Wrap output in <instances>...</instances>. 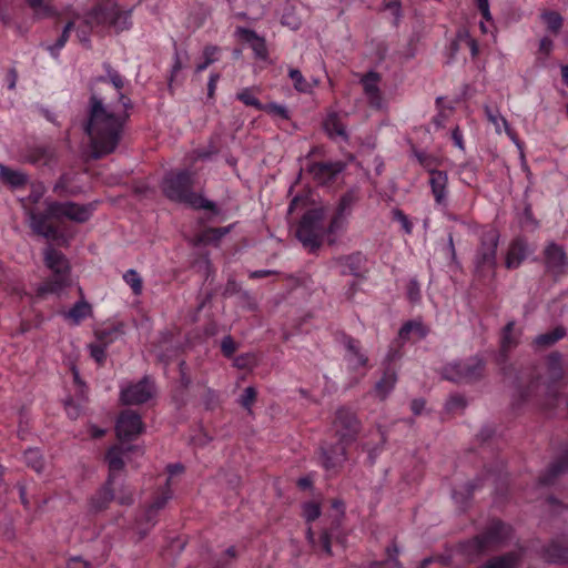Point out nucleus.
<instances>
[{
  "instance_id": "1",
  "label": "nucleus",
  "mask_w": 568,
  "mask_h": 568,
  "mask_svg": "<svg viewBox=\"0 0 568 568\" xmlns=\"http://www.w3.org/2000/svg\"><path fill=\"white\" fill-rule=\"evenodd\" d=\"M123 121V116L111 111L101 99L97 95L91 97L85 132L90 136L92 155L95 159L115 150Z\"/></svg>"
},
{
  "instance_id": "2",
  "label": "nucleus",
  "mask_w": 568,
  "mask_h": 568,
  "mask_svg": "<svg viewBox=\"0 0 568 568\" xmlns=\"http://www.w3.org/2000/svg\"><path fill=\"white\" fill-rule=\"evenodd\" d=\"M93 211L92 205H80L73 202H50L47 205L45 214H36L33 212L29 213V222L31 229L44 236L52 237L55 234L54 229L48 223V217L54 219H69L79 223L85 222L89 220Z\"/></svg>"
},
{
  "instance_id": "3",
  "label": "nucleus",
  "mask_w": 568,
  "mask_h": 568,
  "mask_svg": "<svg viewBox=\"0 0 568 568\" xmlns=\"http://www.w3.org/2000/svg\"><path fill=\"white\" fill-rule=\"evenodd\" d=\"M191 186L192 174L189 171L169 174L163 181V191L169 199L195 209H213L214 204L202 195L192 192Z\"/></svg>"
},
{
  "instance_id": "4",
  "label": "nucleus",
  "mask_w": 568,
  "mask_h": 568,
  "mask_svg": "<svg viewBox=\"0 0 568 568\" xmlns=\"http://www.w3.org/2000/svg\"><path fill=\"white\" fill-rule=\"evenodd\" d=\"M45 266L52 272V276L38 288V295L61 294L72 284L70 265L67 257L59 251L48 247L44 251Z\"/></svg>"
},
{
  "instance_id": "5",
  "label": "nucleus",
  "mask_w": 568,
  "mask_h": 568,
  "mask_svg": "<svg viewBox=\"0 0 568 568\" xmlns=\"http://www.w3.org/2000/svg\"><path fill=\"white\" fill-rule=\"evenodd\" d=\"M511 527L500 521H494L481 535L463 546L468 560L473 561L484 552L495 549L511 536Z\"/></svg>"
},
{
  "instance_id": "6",
  "label": "nucleus",
  "mask_w": 568,
  "mask_h": 568,
  "mask_svg": "<svg viewBox=\"0 0 568 568\" xmlns=\"http://www.w3.org/2000/svg\"><path fill=\"white\" fill-rule=\"evenodd\" d=\"M131 10L121 11L118 7L98 6L85 16L88 29L95 27L113 28L116 32L128 30L131 27Z\"/></svg>"
},
{
  "instance_id": "7",
  "label": "nucleus",
  "mask_w": 568,
  "mask_h": 568,
  "mask_svg": "<svg viewBox=\"0 0 568 568\" xmlns=\"http://www.w3.org/2000/svg\"><path fill=\"white\" fill-rule=\"evenodd\" d=\"M323 219L324 210L322 207L310 210L303 215L296 230L297 239L312 251L321 245V239L324 234Z\"/></svg>"
},
{
  "instance_id": "8",
  "label": "nucleus",
  "mask_w": 568,
  "mask_h": 568,
  "mask_svg": "<svg viewBox=\"0 0 568 568\" xmlns=\"http://www.w3.org/2000/svg\"><path fill=\"white\" fill-rule=\"evenodd\" d=\"M498 241L499 233L496 229L489 227L481 233L480 245L474 258L477 273L484 275L495 268Z\"/></svg>"
},
{
  "instance_id": "9",
  "label": "nucleus",
  "mask_w": 568,
  "mask_h": 568,
  "mask_svg": "<svg viewBox=\"0 0 568 568\" xmlns=\"http://www.w3.org/2000/svg\"><path fill=\"white\" fill-rule=\"evenodd\" d=\"M154 395L153 383L148 378L135 384L121 386V400L125 405H139L148 402Z\"/></svg>"
},
{
  "instance_id": "10",
  "label": "nucleus",
  "mask_w": 568,
  "mask_h": 568,
  "mask_svg": "<svg viewBox=\"0 0 568 568\" xmlns=\"http://www.w3.org/2000/svg\"><path fill=\"white\" fill-rule=\"evenodd\" d=\"M483 367L479 358H470L466 362H456L444 368V377L453 382H463L475 378Z\"/></svg>"
},
{
  "instance_id": "11",
  "label": "nucleus",
  "mask_w": 568,
  "mask_h": 568,
  "mask_svg": "<svg viewBox=\"0 0 568 568\" xmlns=\"http://www.w3.org/2000/svg\"><path fill=\"white\" fill-rule=\"evenodd\" d=\"M333 428L341 442H349L358 432V420L352 410L342 407L336 410Z\"/></svg>"
},
{
  "instance_id": "12",
  "label": "nucleus",
  "mask_w": 568,
  "mask_h": 568,
  "mask_svg": "<svg viewBox=\"0 0 568 568\" xmlns=\"http://www.w3.org/2000/svg\"><path fill=\"white\" fill-rule=\"evenodd\" d=\"M74 28H77V36L79 40L83 43L89 42V32L91 29H88L89 27L85 23V17L82 19L79 14H77L65 24L58 40L52 45L48 47V50L52 55L58 54L60 50L65 45L70 36V31Z\"/></svg>"
},
{
  "instance_id": "13",
  "label": "nucleus",
  "mask_w": 568,
  "mask_h": 568,
  "mask_svg": "<svg viewBox=\"0 0 568 568\" xmlns=\"http://www.w3.org/2000/svg\"><path fill=\"white\" fill-rule=\"evenodd\" d=\"M144 429L139 414L132 410H124L116 420V435L122 440H131L140 435Z\"/></svg>"
},
{
  "instance_id": "14",
  "label": "nucleus",
  "mask_w": 568,
  "mask_h": 568,
  "mask_svg": "<svg viewBox=\"0 0 568 568\" xmlns=\"http://www.w3.org/2000/svg\"><path fill=\"white\" fill-rule=\"evenodd\" d=\"M351 205L352 201L348 196H343L341 199L336 212L332 216L326 230L327 240L331 244L335 243L338 235L346 230Z\"/></svg>"
},
{
  "instance_id": "15",
  "label": "nucleus",
  "mask_w": 568,
  "mask_h": 568,
  "mask_svg": "<svg viewBox=\"0 0 568 568\" xmlns=\"http://www.w3.org/2000/svg\"><path fill=\"white\" fill-rule=\"evenodd\" d=\"M428 183L435 204L446 207L448 203V175L444 171L429 170Z\"/></svg>"
},
{
  "instance_id": "16",
  "label": "nucleus",
  "mask_w": 568,
  "mask_h": 568,
  "mask_svg": "<svg viewBox=\"0 0 568 568\" xmlns=\"http://www.w3.org/2000/svg\"><path fill=\"white\" fill-rule=\"evenodd\" d=\"M547 268L555 275H561L568 270L566 253L562 247L551 243L545 251Z\"/></svg>"
},
{
  "instance_id": "17",
  "label": "nucleus",
  "mask_w": 568,
  "mask_h": 568,
  "mask_svg": "<svg viewBox=\"0 0 568 568\" xmlns=\"http://www.w3.org/2000/svg\"><path fill=\"white\" fill-rule=\"evenodd\" d=\"M484 112L487 120L494 125L495 132L497 134H501L505 132L508 138L516 144L518 149H521V143L518 140L517 135L510 129L508 121L505 116L499 112L498 109H493L489 105H484Z\"/></svg>"
},
{
  "instance_id": "18",
  "label": "nucleus",
  "mask_w": 568,
  "mask_h": 568,
  "mask_svg": "<svg viewBox=\"0 0 568 568\" xmlns=\"http://www.w3.org/2000/svg\"><path fill=\"white\" fill-rule=\"evenodd\" d=\"M343 168L341 162H321L312 164L310 173L318 183L324 184L342 172Z\"/></svg>"
},
{
  "instance_id": "19",
  "label": "nucleus",
  "mask_w": 568,
  "mask_h": 568,
  "mask_svg": "<svg viewBox=\"0 0 568 568\" xmlns=\"http://www.w3.org/2000/svg\"><path fill=\"white\" fill-rule=\"evenodd\" d=\"M62 316L71 325H79L82 321L92 316V306L85 300L77 302L69 311L63 312Z\"/></svg>"
},
{
  "instance_id": "20",
  "label": "nucleus",
  "mask_w": 568,
  "mask_h": 568,
  "mask_svg": "<svg viewBox=\"0 0 568 568\" xmlns=\"http://www.w3.org/2000/svg\"><path fill=\"white\" fill-rule=\"evenodd\" d=\"M523 555L524 551L521 549L511 551L503 556L494 557L478 568H516L520 564Z\"/></svg>"
},
{
  "instance_id": "21",
  "label": "nucleus",
  "mask_w": 568,
  "mask_h": 568,
  "mask_svg": "<svg viewBox=\"0 0 568 568\" xmlns=\"http://www.w3.org/2000/svg\"><path fill=\"white\" fill-rule=\"evenodd\" d=\"M379 75L375 72H369L362 79L365 94L367 95L372 105L381 106V93L378 89Z\"/></svg>"
},
{
  "instance_id": "22",
  "label": "nucleus",
  "mask_w": 568,
  "mask_h": 568,
  "mask_svg": "<svg viewBox=\"0 0 568 568\" xmlns=\"http://www.w3.org/2000/svg\"><path fill=\"white\" fill-rule=\"evenodd\" d=\"M528 253V246L523 240H516L509 247L506 256L508 268H516L520 265Z\"/></svg>"
},
{
  "instance_id": "23",
  "label": "nucleus",
  "mask_w": 568,
  "mask_h": 568,
  "mask_svg": "<svg viewBox=\"0 0 568 568\" xmlns=\"http://www.w3.org/2000/svg\"><path fill=\"white\" fill-rule=\"evenodd\" d=\"M346 460L345 448L343 445H337L331 452L324 450L322 456V464L327 470H334Z\"/></svg>"
},
{
  "instance_id": "24",
  "label": "nucleus",
  "mask_w": 568,
  "mask_h": 568,
  "mask_svg": "<svg viewBox=\"0 0 568 568\" xmlns=\"http://www.w3.org/2000/svg\"><path fill=\"white\" fill-rule=\"evenodd\" d=\"M544 559L548 562L560 564L568 561V546L554 540L544 551Z\"/></svg>"
},
{
  "instance_id": "25",
  "label": "nucleus",
  "mask_w": 568,
  "mask_h": 568,
  "mask_svg": "<svg viewBox=\"0 0 568 568\" xmlns=\"http://www.w3.org/2000/svg\"><path fill=\"white\" fill-rule=\"evenodd\" d=\"M397 375L394 371L387 369L375 385V393L381 399H385L394 389Z\"/></svg>"
},
{
  "instance_id": "26",
  "label": "nucleus",
  "mask_w": 568,
  "mask_h": 568,
  "mask_svg": "<svg viewBox=\"0 0 568 568\" xmlns=\"http://www.w3.org/2000/svg\"><path fill=\"white\" fill-rule=\"evenodd\" d=\"M324 129L331 138L347 139L346 128L341 118L335 113L327 115L324 121Z\"/></svg>"
},
{
  "instance_id": "27",
  "label": "nucleus",
  "mask_w": 568,
  "mask_h": 568,
  "mask_svg": "<svg viewBox=\"0 0 568 568\" xmlns=\"http://www.w3.org/2000/svg\"><path fill=\"white\" fill-rule=\"evenodd\" d=\"M294 89L301 93H311L315 87L318 85V80L313 79L312 81L306 80L300 70L291 69L288 71Z\"/></svg>"
},
{
  "instance_id": "28",
  "label": "nucleus",
  "mask_w": 568,
  "mask_h": 568,
  "mask_svg": "<svg viewBox=\"0 0 568 568\" xmlns=\"http://www.w3.org/2000/svg\"><path fill=\"white\" fill-rule=\"evenodd\" d=\"M346 359L353 368H358L367 364V357L361 353L355 341H348L346 344Z\"/></svg>"
},
{
  "instance_id": "29",
  "label": "nucleus",
  "mask_w": 568,
  "mask_h": 568,
  "mask_svg": "<svg viewBox=\"0 0 568 568\" xmlns=\"http://www.w3.org/2000/svg\"><path fill=\"white\" fill-rule=\"evenodd\" d=\"M172 497V493L168 488L161 496L156 497V499L152 503V505L145 511V518L150 526L152 527L155 524V516L160 509H162L168 500Z\"/></svg>"
},
{
  "instance_id": "30",
  "label": "nucleus",
  "mask_w": 568,
  "mask_h": 568,
  "mask_svg": "<svg viewBox=\"0 0 568 568\" xmlns=\"http://www.w3.org/2000/svg\"><path fill=\"white\" fill-rule=\"evenodd\" d=\"M0 175L6 183L13 187L23 185L27 182V176L21 171L11 170L3 165L0 166Z\"/></svg>"
},
{
  "instance_id": "31",
  "label": "nucleus",
  "mask_w": 568,
  "mask_h": 568,
  "mask_svg": "<svg viewBox=\"0 0 568 568\" xmlns=\"http://www.w3.org/2000/svg\"><path fill=\"white\" fill-rule=\"evenodd\" d=\"M121 335L122 332L118 326H106L95 331L97 342L106 346L118 339Z\"/></svg>"
},
{
  "instance_id": "32",
  "label": "nucleus",
  "mask_w": 568,
  "mask_h": 568,
  "mask_svg": "<svg viewBox=\"0 0 568 568\" xmlns=\"http://www.w3.org/2000/svg\"><path fill=\"white\" fill-rule=\"evenodd\" d=\"M123 455H124V452L120 447H118V446L112 447L108 452L106 460H108V464H109V468H110V470L112 473L122 469V467L124 465V462H123V458H122Z\"/></svg>"
},
{
  "instance_id": "33",
  "label": "nucleus",
  "mask_w": 568,
  "mask_h": 568,
  "mask_svg": "<svg viewBox=\"0 0 568 568\" xmlns=\"http://www.w3.org/2000/svg\"><path fill=\"white\" fill-rule=\"evenodd\" d=\"M541 20L547 29L554 33H558L562 26V17L556 11H545L541 13Z\"/></svg>"
},
{
  "instance_id": "34",
  "label": "nucleus",
  "mask_w": 568,
  "mask_h": 568,
  "mask_svg": "<svg viewBox=\"0 0 568 568\" xmlns=\"http://www.w3.org/2000/svg\"><path fill=\"white\" fill-rule=\"evenodd\" d=\"M124 282L131 287L133 294L140 295L143 290V281L140 274L133 270L130 268L123 274Z\"/></svg>"
},
{
  "instance_id": "35",
  "label": "nucleus",
  "mask_w": 568,
  "mask_h": 568,
  "mask_svg": "<svg viewBox=\"0 0 568 568\" xmlns=\"http://www.w3.org/2000/svg\"><path fill=\"white\" fill-rule=\"evenodd\" d=\"M24 459L28 466L34 469L37 473L42 471L44 467L43 457L39 449L30 448L24 452Z\"/></svg>"
},
{
  "instance_id": "36",
  "label": "nucleus",
  "mask_w": 568,
  "mask_h": 568,
  "mask_svg": "<svg viewBox=\"0 0 568 568\" xmlns=\"http://www.w3.org/2000/svg\"><path fill=\"white\" fill-rule=\"evenodd\" d=\"M564 335L565 331L561 327H557L552 332L538 335L535 338V344L538 346L547 347L559 341Z\"/></svg>"
},
{
  "instance_id": "37",
  "label": "nucleus",
  "mask_w": 568,
  "mask_h": 568,
  "mask_svg": "<svg viewBox=\"0 0 568 568\" xmlns=\"http://www.w3.org/2000/svg\"><path fill=\"white\" fill-rule=\"evenodd\" d=\"M548 372L551 378L560 379L562 376L561 356L558 353H552L547 359Z\"/></svg>"
},
{
  "instance_id": "38",
  "label": "nucleus",
  "mask_w": 568,
  "mask_h": 568,
  "mask_svg": "<svg viewBox=\"0 0 568 568\" xmlns=\"http://www.w3.org/2000/svg\"><path fill=\"white\" fill-rule=\"evenodd\" d=\"M29 7L33 10L37 18H48L53 16L51 7L45 0H27Z\"/></svg>"
},
{
  "instance_id": "39",
  "label": "nucleus",
  "mask_w": 568,
  "mask_h": 568,
  "mask_svg": "<svg viewBox=\"0 0 568 568\" xmlns=\"http://www.w3.org/2000/svg\"><path fill=\"white\" fill-rule=\"evenodd\" d=\"M236 98L241 102H243L245 105H247V106H253V108H255L257 110H262L263 109V104L255 97V93H254L253 89L245 88V89L241 90L236 94Z\"/></svg>"
},
{
  "instance_id": "40",
  "label": "nucleus",
  "mask_w": 568,
  "mask_h": 568,
  "mask_svg": "<svg viewBox=\"0 0 568 568\" xmlns=\"http://www.w3.org/2000/svg\"><path fill=\"white\" fill-rule=\"evenodd\" d=\"M516 344L517 334L515 333V322H509L503 331L501 347L506 351L511 348Z\"/></svg>"
},
{
  "instance_id": "41",
  "label": "nucleus",
  "mask_w": 568,
  "mask_h": 568,
  "mask_svg": "<svg viewBox=\"0 0 568 568\" xmlns=\"http://www.w3.org/2000/svg\"><path fill=\"white\" fill-rule=\"evenodd\" d=\"M219 53V48L215 45H207L203 50L204 61L196 65V72L204 71L210 64H212L216 60V55Z\"/></svg>"
},
{
  "instance_id": "42",
  "label": "nucleus",
  "mask_w": 568,
  "mask_h": 568,
  "mask_svg": "<svg viewBox=\"0 0 568 568\" xmlns=\"http://www.w3.org/2000/svg\"><path fill=\"white\" fill-rule=\"evenodd\" d=\"M112 499V494L109 488L100 490L91 500V507L94 510L103 509L108 503Z\"/></svg>"
},
{
  "instance_id": "43",
  "label": "nucleus",
  "mask_w": 568,
  "mask_h": 568,
  "mask_svg": "<svg viewBox=\"0 0 568 568\" xmlns=\"http://www.w3.org/2000/svg\"><path fill=\"white\" fill-rule=\"evenodd\" d=\"M412 332H416L419 336H424L425 334L419 323L408 322L399 329V337L406 339Z\"/></svg>"
},
{
  "instance_id": "44",
  "label": "nucleus",
  "mask_w": 568,
  "mask_h": 568,
  "mask_svg": "<svg viewBox=\"0 0 568 568\" xmlns=\"http://www.w3.org/2000/svg\"><path fill=\"white\" fill-rule=\"evenodd\" d=\"M303 515L307 521H313L317 519L321 515L320 505L316 503H306L303 506Z\"/></svg>"
},
{
  "instance_id": "45",
  "label": "nucleus",
  "mask_w": 568,
  "mask_h": 568,
  "mask_svg": "<svg viewBox=\"0 0 568 568\" xmlns=\"http://www.w3.org/2000/svg\"><path fill=\"white\" fill-rule=\"evenodd\" d=\"M256 390L254 387H246L240 397V404L247 410H251V406L255 402Z\"/></svg>"
},
{
  "instance_id": "46",
  "label": "nucleus",
  "mask_w": 568,
  "mask_h": 568,
  "mask_svg": "<svg viewBox=\"0 0 568 568\" xmlns=\"http://www.w3.org/2000/svg\"><path fill=\"white\" fill-rule=\"evenodd\" d=\"M104 69L109 81L115 89L121 90L124 87V79L122 75L118 71L113 70L109 64H104Z\"/></svg>"
},
{
  "instance_id": "47",
  "label": "nucleus",
  "mask_w": 568,
  "mask_h": 568,
  "mask_svg": "<svg viewBox=\"0 0 568 568\" xmlns=\"http://www.w3.org/2000/svg\"><path fill=\"white\" fill-rule=\"evenodd\" d=\"M235 34L242 41L247 42L250 45L261 38L256 34L255 31L247 29V28H241V27L236 29Z\"/></svg>"
},
{
  "instance_id": "48",
  "label": "nucleus",
  "mask_w": 568,
  "mask_h": 568,
  "mask_svg": "<svg viewBox=\"0 0 568 568\" xmlns=\"http://www.w3.org/2000/svg\"><path fill=\"white\" fill-rule=\"evenodd\" d=\"M235 34L242 41L247 42L250 45L261 38L256 34L255 31L247 29V28H241V27L236 29Z\"/></svg>"
},
{
  "instance_id": "49",
  "label": "nucleus",
  "mask_w": 568,
  "mask_h": 568,
  "mask_svg": "<svg viewBox=\"0 0 568 568\" xmlns=\"http://www.w3.org/2000/svg\"><path fill=\"white\" fill-rule=\"evenodd\" d=\"M235 34L242 41L247 42L250 45L261 38L256 34L255 31L247 29V28H241V27L236 29Z\"/></svg>"
},
{
  "instance_id": "50",
  "label": "nucleus",
  "mask_w": 568,
  "mask_h": 568,
  "mask_svg": "<svg viewBox=\"0 0 568 568\" xmlns=\"http://www.w3.org/2000/svg\"><path fill=\"white\" fill-rule=\"evenodd\" d=\"M105 347H106V345H103V344H101L99 342L90 345L91 356L98 363H102L105 359Z\"/></svg>"
},
{
  "instance_id": "51",
  "label": "nucleus",
  "mask_w": 568,
  "mask_h": 568,
  "mask_svg": "<svg viewBox=\"0 0 568 568\" xmlns=\"http://www.w3.org/2000/svg\"><path fill=\"white\" fill-rule=\"evenodd\" d=\"M262 110H264V111H266L268 113L278 115L282 119H287L288 118L287 109L284 105H281V104H277V103H270L267 105H263Z\"/></svg>"
},
{
  "instance_id": "52",
  "label": "nucleus",
  "mask_w": 568,
  "mask_h": 568,
  "mask_svg": "<svg viewBox=\"0 0 568 568\" xmlns=\"http://www.w3.org/2000/svg\"><path fill=\"white\" fill-rule=\"evenodd\" d=\"M474 1L477 6L478 10L480 11L484 20L487 22H491L493 17L490 13L489 1L488 0H474Z\"/></svg>"
},
{
  "instance_id": "53",
  "label": "nucleus",
  "mask_w": 568,
  "mask_h": 568,
  "mask_svg": "<svg viewBox=\"0 0 568 568\" xmlns=\"http://www.w3.org/2000/svg\"><path fill=\"white\" fill-rule=\"evenodd\" d=\"M251 48L255 52V54L260 58L266 57V45L263 38H260L254 43L251 44Z\"/></svg>"
},
{
  "instance_id": "54",
  "label": "nucleus",
  "mask_w": 568,
  "mask_h": 568,
  "mask_svg": "<svg viewBox=\"0 0 568 568\" xmlns=\"http://www.w3.org/2000/svg\"><path fill=\"white\" fill-rule=\"evenodd\" d=\"M166 469L169 473V477L166 479V486L169 487L171 484V479L174 476L181 475L184 470V467L181 464H173V465H169Z\"/></svg>"
},
{
  "instance_id": "55",
  "label": "nucleus",
  "mask_w": 568,
  "mask_h": 568,
  "mask_svg": "<svg viewBox=\"0 0 568 568\" xmlns=\"http://www.w3.org/2000/svg\"><path fill=\"white\" fill-rule=\"evenodd\" d=\"M65 410H67V414L68 416L71 418V419H75L79 417L80 415V412H81V408L79 405H77L75 403H73V400H68L65 403Z\"/></svg>"
},
{
  "instance_id": "56",
  "label": "nucleus",
  "mask_w": 568,
  "mask_h": 568,
  "mask_svg": "<svg viewBox=\"0 0 568 568\" xmlns=\"http://www.w3.org/2000/svg\"><path fill=\"white\" fill-rule=\"evenodd\" d=\"M221 346H222L223 353L226 356H231L235 352V344L230 336L223 338Z\"/></svg>"
},
{
  "instance_id": "57",
  "label": "nucleus",
  "mask_w": 568,
  "mask_h": 568,
  "mask_svg": "<svg viewBox=\"0 0 568 568\" xmlns=\"http://www.w3.org/2000/svg\"><path fill=\"white\" fill-rule=\"evenodd\" d=\"M452 139L454 141V144L460 149V150H465V144H464V138H463V133L460 131V129L458 126H456L453 132H452Z\"/></svg>"
},
{
  "instance_id": "58",
  "label": "nucleus",
  "mask_w": 568,
  "mask_h": 568,
  "mask_svg": "<svg viewBox=\"0 0 568 568\" xmlns=\"http://www.w3.org/2000/svg\"><path fill=\"white\" fill-rule=\"evenodd\" d=\"M43 193H44V186L42 184L33 185V190H32L29 199L33 203H37L42 197Z\"/></svg>"
},
{
  "instance_id": "59",
  "label": "nucleus",
  "mask_w": 568,
  "mask_h": 568,
  "mask_svg": "<svg viewBox=\"0 0 568 568\" xmlns=\"http://www.w3.org/2000/svg\"><path fill=\"white\" fill-rule=\"evenodd\" d=\"M457 42H459L460 44H466L469 40H471L473 38L470 37L469 32L467 29L465 28H462L457 31L456 33V38Z\"/></svg>"
},
{
  "instance_id": "60",
  "label": "nucleus",
  "mask_w": 568,
  "mask_h": 568,
  "mask_svg": "<svg viewBox=\"0 0 568 568\" xmlns=\"http://www.w3.org/2000/svg\"><path fill=\"white\" fill-rule=\"evenodd\" d=\"M465 405L464 403V398L460 397V396H454L452 397L448 403H447V408L449 410L452 409H455V408H458V407H463Z\"/></svg>"
},
{
  "instance_id": "61",
  "label": "nucleus",
  "mask_w": 568,
  "mask_h": 568,
  "mask_svg": "<svg viewBox=\"0 0 568 568\" xmlns=\"http://www.w3.org/2000/svg\"><path fill=\"white\" fill-rule=\"evenodd\" d=\"M397 216H398V221L400 222L403 229L406 231V233H410L412 232V223L409 222L408 217L398 212L397 213Z\"/></svg>"
},
{
  "instance_id": "62",
  "label": "nucleus",
  "mask_w": 568,
  "mask_h": 568,
  "mask_svg": "<svg viewBox=\"0 0 568 568\" xmlns=\"http://www.w3.org/2000/svg\"><path fill=\"white\" fill-rule=\"evenodd\" d=\"M412 410L414 412V414L418 415L423 412L424 407H425V402L423 399H414L412 402Z\"/></svg>"
},
{
  "instance_id": "63",
  "label": "nucleus",
  "mask_w": 568,
  "mask_h": 568,
  "mask_svg": "<svg viewBox=\"0 0 568 568\" xmlns=\"http://www.w3.org/2000/svg\"><path fill=\"white\" fill-rule=\"evenodd\" d=\"M321 545H322V548L323 550L329 555L331 554V541H329V537H328V534L327 532H324L322 536H321Z\"/></svg>"
},
{
  "instance_id": "64",
  "label": "nucleus",
  "mask_w": 568,
  "mask_h": 568,
  "mask_svg": "<svg viewBox=\"0 0 568 568\" xmlns=\"http://www.w3.org/2000/svg\"><path fill=\"white\" fill-rule=\"evenodd\" d=\"M539 48L542 52L549 53L552 49V41L548 38H544L540 40Z\"/></svg>"
}]
</instances>
